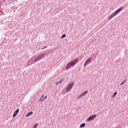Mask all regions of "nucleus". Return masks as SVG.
Here are the masks:
<instances>
[{
    "instance_id": "nucleus-11",
    "label": "nucleus",
    "mask_w": 128,
    "mask_h": 128,
    "mask_svg": "<svg viewBox=\"0 0 128 128\" xmlns=\"http://www.w3.org/2000/svg\"><path fill=\"white\" fill-rule=\"evenodd\" d=\"M84 126H86V124H84V123H82L80 126V128H84Z\"/></svg>"
},
{
    "instance_id": "nucleus-15",
    "label": "nucleus",
    "mask_w": 128,
    "mask_h": 128,
    "mask_svg": "<svg viewBox=\"0 0 128 128\" xmlns=\"http://www.w3.org/2000/svg\"><path fill=\"white\" fill-rule=\"evenodd\" d=\"M44 100V96H42L40 98V102H42Z\"/></svg>"
},
{
    "instance_id": "nucleus-8",
    "label": "nucleus",
    "mask_w": 128,
    "mask_h": 128,
    "mask_svg": "<svg viewBox=\"0 0 128 128\" xmlns=\"http://www.w3.org/2000/svg\"><path fill=\"white\" fill-rule=\"evenodd\" d=\"M20 112V108H18L14 113L12 118H16L18 114Z\"/></svg>"
},
{
    "instance_id": "nucleus-2",
    "label": "nucleus",
    "mask_w": 128,
    "mask_h": 128,
    "mask_svg": "<svg viewBox=\"0 0 128 128\" xmlns=\"http://www.w3.org/2000/svg\"><path fill=\"white\" fill-rule=\"evenodd\" d=\"M78 62V58H76V60H72L70 62H68V64L66 66V70H70V68H72V66H74Z\"/></svg>"
},
{
    "instance_id": "nucleus-13",
    "label": "nucleus",
    "mask_w": 128,
    "mask_h": 128,
    "mask_svg": "<svg viewBox=\"0 0 128 128\" xmlns=\"http://www.w3.org/2000/svg\"><path fill=\"white\" fill-rule=\"evenodd\" d=\"M66 36V34H64L62 36L61 38H64Z\"/></svg>"
},
{
    "instance_id": "nucleus-4",
    "label": "nucleus",
    "mask_w": 128,
    "mask_h": 128,
    "mask_svg": "<svg viewBox=\"0 0 128 128\" xmlns=\"http://www.w3.org/2000/svg\"><path fill=\"white\" fill-rule=\"evenodd\" d=\"M74 86V82H71L68 84L66 86V88L65 89L66 92H69L70 90H71L72 88V87Z\"/></svg>"
},
{
    "instance_id": "nucleus-1",
    "label": "nucleus",
    "mask_w": 128,
    "mask_h": 128,
    "mask_svg": "<svg viewBox=\"0 0 128 128\" xmlns=\"http://www.w3.org/2000/svg\"><path fill=\"white\" fill-rule=\"evenodd\" d=\"M46 56V53H43L42 54H40L37 57H32L29 62H28L27 64L28 66H30V64H32V62H38V60H40Z\"/></svg>"
},
{
    "instance_id": "nucleus-12",
    "label": "nucleus",
    "mask_w": 128,
    "mask_h": 128,
    "mask_svg": "<svg viewBox=\"0 0 128 128\" xmlns=\"http://www.w3.org/2000/svg\"><path fill=\"white\" fill-rule=\"evenodd\" d=\"M126 80H124L122 82H121V84H120V86H122V84H124V82H126Z\"/></svg>"
},
{
    "instance_id": "nucleus-7",
    "label": "nucleus",
    "mask_w": 128,
    "mask_h": 128,
    "mask_svg": "<svg viewBox=\"0 0 128 128\" xmlns=\"http://www.w3.org/2000/svg\"><path fill=\"white\" fill-rule=\"evenodd\" d=\"M96 118V114H94L90 116L88 119V122H90L91 120H94Z\"/></svg>"
},
{
    "instance_id": "nucleus-17",
    "label": "nucleus",
    "mask_w": 128,
    "mask_h": 128,
    "mask_svg": "<svg viewBox=\"0 0 128 128\" xmlns=\"http://www.w3.org/2000/svg\"><path fill=\"white\" fill-rule=\"evenodd\" d=\"M48 48V46H45L44 48H42V50H44V48Z\"/></svg>"
},
{
    "instance_id": "nucleus-5",
    "label": "nucleus",
    "mask_w": 128,
    "mask_h": 128,
    "mask_svg": "<svg viewBox=\"0 0 128 128\" xmlns=\"http://www.w3.org/2000/svg\"><path fill=\"white\" fill-rule=\"evenodd\" d=\"M92 58H89L88 59H87L84 64V67L86 68V66H87L88 64H90L92 62Z\"/></svg>"
},
{
    "instance_id": "nucleus-6",
    "label": "nucleus",
    "mask_w": 128,
    "mask_h": 128,
    "mask_svg": "<svg viewBox=\"0 0 128 128\" xmlns=\"http://www.w3.org/2000/svg\"><path fill=\"white\" fill-rule=\"evenodd\" d=\"M87 94H88V90H86L83 93H82L81 94H80L78 97V99L80 100V98H82L84 96H86Z\"/></svg>"
},
{
    "instance_id": "nucleus-9",
    "label": "nucleus",
    "mask_w": 128,
    "mask_h": 128,
    "mask_svg": "<svg viewBox=\"0 0 128 128\" xmlns=\"http://www.w3.org/2000/svg\"><path fill=\"white\" fill-rule=\"evenodd\" d=\"M62 80H60V81H59V82H56V86H58V85L60 84H62Z\"/></svg>"
},
{
    "instance_id": "nucleus-14",
    "label": "nucleus",
    "mask_w": 128,
    "mask_h": 128,
    "mask_svg": "<svg viewBox=\"0 0 128 128\" xmlns=\"http://www.w3.org/2000/svg\"><path fill=\"white\" fill-rule=\"evenodd\" d=\"M38 124H35V125L33 126L32 128H38Z\"/></svg>"
},
{
    "instance_id": "nucleus-10",
    "label": "nucleus",
    "mask_w": 128,
    "mask_h": 128,
    "mask_svg": "<svg viewBox=\"0 0 128 128\" xmlns=\"http://www.w3.org/2000/svg\"><path fill=\"white\" fill-rule=\"evenodd\" d=\"M32 114H33L32 112H30L26 114V117L30 116H32Z\"/></svg>"
},
{
    "instance_id": "nucleus-18",
    "label": "nucleus",
    "mask_w": 128,
    "mask_h": 128,
    "mask_svg": "<svg viewBox=\"0 0 128 128\" xmlns=\"http://www.w3.org/2000/svg\"><path fill=\"white\" fill-rule=\"evenodd\" d=\"M46 98H48V96H46L44 98V100H46Z\"/></svg>"
},
{
    "instance_id": "nucleus-3",
    "label": "nucleus",
    "mask_w": 128,
    "mask_h": 128,
    "mask_svg": "<svg viewBox=\"0 0 128 128\" xmlns=\"http://www.w3.org/2000/svg\"><path fill=\"white\" fill-rule=\"evenodd\" d=\"M122 10H124V8L122 7L118 8L108 18V20H112V18H114V16H116L117 14H120V11Z\"/></svg>"
},
{
    "instance_id": "nucleus-16",
    "label": "nucleus",
    "mask_w": 128,
    "mask_h": 128,
    "mask_svg": "<svg viewBox=\"0 0 128 128\" xmlns=\"http://www.w3.org/2000/svg\"><path fill=\"white\" fill-rule=\"evenodd\" d=\"M116 94H118V92H115L114 93V94H113V98H114V96L116 95Z\"/></svg>"
}]
</instances>
